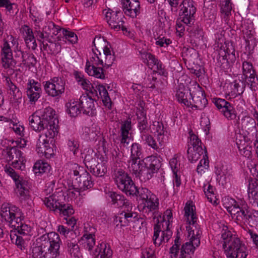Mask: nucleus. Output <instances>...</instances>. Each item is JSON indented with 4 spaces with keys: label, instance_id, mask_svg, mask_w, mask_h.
<instances>
[{
    "label": "nucleus",
    "instance_id": "1",
    "mask_svg": "<svg viewBox=\"0 0 258 258\" xmlns=\"http://www.w3.org/2000/svg\"><path fill=\"white\" fill-rule=\"evenodd\" d=\"M36 111L29 117V124L36 132H44V135L39 136L36 144V151L38 154L43 155L45 149L48 146V138L52 139L58 133V120L55 117V111L51 107L45 108L41 116L37 115Z\"/></svg>",
    "mask_w": 258,
    "mask_h": 258
},
{
    "label": "nucleus",
    "instance_id": "2",
    "mask_svg": "<svg viewBox=\"0 0 258 258\" xmlns=\"http://www.w3.org/2000/svg\"><path fill=\"white\" fill-rule=\"evenodd\" d=\"M60 240L55 232H50L37 238L31 246L33 258H56L59 254Z\"/></svg>",
    "mask_w": 258,
    "mask_h": 258
},
{
    "label": "nucleus",
    "instance_id": "3",
    "mask_svg": "<svg viewBox=\"0 0 258 258\" xmlns=\"http://www.w3.org/2000/svg\"><path fill=\"white\" fill-rule=\"evenodd\" d=\"M2 218L8 222L10 227L13 228L17 232L23 235L29 233L31 228L24 222V216L20 210L8 204H3L1 207Z\"/></svg>",
    "mask_w": 258,
    "mask_h": 258
},
{
    "label": "nucleus",
    "instance_id": "4",
    "mask_svg": "<svg viewBox=\"0 0 258 258\" xmlns=\"http://www.w3.org/2000/svg\"><path fill=\"white\" fill-rule=\"evenodd\" d=\"M115 181L117 187L126 195L139 196L145 202L149 199L151 192L146 188L138 189L131 177L122 170L115 174Z\"/></svg>",
    "mask_w": 258,
    "mask_h": 258
},
{
    "label": "nucleus",
    "instance_id": "5",
    "mask_svg": "<svg viewBox=\"0 0 258 258\" xmlns=\"http://www.w3.org/2000/svg\"><path fill=\"white\" fill-rule=\"evenodd\" d=\"M223 230L224 232L221 236L223 240V247L227 256L229 258H246V248L241 243L240 239L233 236L231 232L228 230L227 227L224 226Z\"/></svg>",
    "mask_w": 258,
    "mask_h": 258
},
{
    "label": "nucleus",
    "instance_id": "6",
    "mask_svg": "<svg viewBox=\"0 0 258 258\" xmlns=\"http://www.w3.org/2000/svg\"><path fill=\"white\" fill-rule=\"evenodd\" d=\"M84 161L91 173L97 177H102L107 172L105 164L93 151L85 154Z\"/></svg>",
    "mask_w": 258,
    "mask_h": 258
},
{
    "label": "nucleus",
    "instance_id": "7",
    "mask_svg": "<svg viewBox=\"0 0 258 258\" xmlns=\"http://www.w3.org/2000/svg\"><path fill=\"white\" fill-rule=\"evenodd\" d=\"M5 171L11 176L15 182L17 196L22 200H25L29 198L30 185L28 181L20 177L12 167L6 166Z\"/></svg>",
    "mask_w": 258,
    "mask_h": 258
},
{
    "label": "nucleus",
    "instance_id": "8",
    "mask_svg": "<svg viewBox=\"0 0 258 258\" xmlns=\"http://www.w3.org/2000/svg\"><path fill=\"white\" fill-rule=\"evenodd\" d=\"M45 93L52 97H60L64 93L66 82L61 78L53 77L43 82Z\"/></svg>",
    "mask_w": 258,
    "mask_h": 258
},
{
    "label": "nucleus",
    "instance_id": "9",
    "mask_svg": "<svg viewBox=\"0 0 258 258\" xmlns=\"http://www.w3.org/2000/svg\"><path fill=\"white\" fill-rule=\"evenodd\" d=\"M191 106L192 108L203 110L208 104L204 91L199 85L192 88L191 92Z\"/></svg>",
    "mask_w": 258,
    "mask_h": 258
},
{
    "label": "nucleus",
    "instance_id": "10",
    "mask_svg": "<svg viewBox=\"0 0 258 258\" xmlns=\"http://www.w3.org/2000/svg\"><path fill=\"white\" fill-rule=\"evenodd\" d=\"M93 185L91 175L85 171L73 180L72 186L80 195L81 191L92 187Z\"/></svg>",
    "mask_w": 258,
    "mask_h": 258
},
{
    "label": "nucleus",
    "instance_id": "11",
    "mask_svg": "<svg viewBox=\"0 0 258 258\" xmlns=\"http://www.w3.org/2000/svg\"><path fill=\"white\" fill-rule=\"evenodd\" d=\"M105 17L109 26L112 29L116 31L121 29L123 32H127L126 28L123 26V16L120 11L114 12L109 9L105 14Z\"/></svg>",
    "mask_w": 258,
    "mask_h": 258
},
{
    "label": "nucleus",
    "instance_id": "12",
    "mask_svg": "<svg viewBox=\"0 0 258 258\" xmlns=\"http://www.w3.org/2000/svg\"><path fill=\"white\" fill-rule=\"evenodd\" d=\"M217 109L221 111L224 116L228 120H233L236 117V111L233 106L225 100L219 98L213 99Z\"/></svg>",
    "mask_w": 258,
    "mask_h": 258
},
{
    "label": "nucleus",
    "instance_id": "13",
    "mask_svg": "<svg viewBox=\"0 0 258 258\" xmlns=\"http://www.w3.org/2000/svg\"><path fill=\"white\" fill-rule=\"evenodd\" d=\"M201 235L191 236L190 241L183 243L180 248L179 258H192L195 249L200 244Z\"/></svg>",
    "mask_w": 258,
    "mask_h": 258
},
{
    "label": "nucleus",
    "instance_id": "14",
    "mask_svg": "<svg viewBox=\"0 0 258 258\" xmlns=\"http://www.w3.org/2000/svg\"><path fill=\"white\" fill-rule=\"evenodd\" d=\"M242 70L245 79H248L247 85L249 86L251 90L255 91L256 89L258 79L252 63L250 62L244 61L242 64Z\"/></svg>",
    "mask_w": 258,
    "mask_h": 258
},
{
    "label": "nucleus",
    "instance_id": "15",
    "mask_svg": "<svg viewBox=\"0 0 258 258\" xmlns=\"http://www.w3.org/2000/svg\"><path fill=\"white\" fill-rule=\"evenodd\" d=\"M26 92L30 103L35 104L40 98L42 92L40 83L33 79L29 80L27 83Z\"/></svg>",
    "mask_w": 258,
    "mask_h": 258
},
{
    "label": "nucleus",
    "instance_id": "16",
    "mask_svg": "<svg viewBox=\"0 0 258 258\" xmlns=\"http://www.w3.org/2000/svg\"><path fill=\"white\" fill-rule=\"evenodd\" d=\"M121 4L126 15L135 18L140 13V4L138 0H122Z\"/></svg>",
    "mask_w": 258,
    "mask_h": 258
},
{
    "label": "nucleus",
    "instance_id": "17",
    "mask_svg": "<svg viewBox=\"0 0 258 258\" xmlns=\"http://www.w3.org/2000/svg\"><path fill=\"white\" fill-rule=\"evenodd\" d=\"M192 88H185L182 84L178 86L176 97L179 102L189 107L191 106V92Z\"/></svg>",
    "mask_w": 258,
    "mask_h": 258
},
{
    "label": "nucleus",
    "instance_id": "18",
    "mask_svg": "<svg viewBox=\"0 0 258 258\" xmlns=\"http://www.w3.org/2000/svg\"><path fill=\"white\" fill-rule=\"evenodd\" d=\"M2 60L3 66L5 68L14 67L16 64V62L13 59L11 49L7 41H5L4 43V47L2 49Z\"/></svg>",
    "mask_w": 258,
    "mask_h": 258
},
{
    "label": "nucleus",
    "instance_id": "19",
    "mask_svg": "<svg viewBox=\"0 0 258 258\" xmlns=\"http://www.w3.org/2000/svg\"><path fill=\"white\" fill-rule=\"evenodd\" d=\"M79 105L83 113L88 115H91L93 114V110L95 107L94 101L88 95H83L80 97Z\"/></svg>",
    "mask_w": 258,
    "mask_h": 258
},
{
    "label": "nucleus",
    "instance_id": "20",
    "mask_svg": "<svg viewBox=\"0 0 258 258\" xmlns=\"http://www.w3.org/2000/svg\"><path fill=\"white\" fill-rule=\"evenodd\" d=\"M6 81L7 88L10 91V94L13 97L12 101L18 105L21 103L22 100V92L20 91L19 88L12 82L10 78L7 77Z\"/></svg>",
    "mask_w": 258,
    "mask_h": 258
},
{
    "label": "nucleus",
    "instance_id": "21",
    "mask_svg": "<svg viewBox=\"0 0 258 258\" xmlns=\"http://www.w3.org/2000/svg\"><path fill=\"white\" fill-rule=\"evenodd\" d=\"M107 195L111 199L113 204L116 205L118 207H124L126 208V211H129L131 207L130 203L123 196L114 191H109Z\"/></svg>",
    "mask_w": 258,
    "mask_h": 258
},
{
    "label": "nucleus",
    "instance_id": "22",
    "mask_svg": "<svg viewBox=\"0 0 258 258\" xmlns=\"http://www.w3.org/2000/svg\"><path fill=\"white\" fill-rule=\"evenodd\" d=\"M231 91H229L228 95L230 98H234L240 96L243 93L245 87V83L240 80H236L229 84Z\"/></svg>",
    "mask_w": 258,
    "mask_h": 258
},
{
    "label": "nucleus",
    "instance_id": "23",
    "mask_svg": "<svg viewBox=\"0 0 258 258\" xmlns=\"http://www.w3.org/2000/svg\"><path fill=\"white\" fill-rule=\"evenodd\" d=\"M132 128L131 121L126 120L121 125L120 144L124 147H126L131 143V140L128 137L129 131Z\"/></svg>",
    "mask_w": 258,
    "mask_h": 258
},
{
    "label": "nucleus",
    "instance_id": "24",
    "mask_svg": "<svg viewBox=\"0 0 258 258\" xmlns=\"http://www.w3.org/2000/svg\"><path fill=\"white\" fill-rule=\"evenodd\" d=\"M62 195L60 194H53L46 197L43 200V203L45 206L50 210L55 211L57 210L58 207L60 206V200L59 198H62Z\"/></svg>",
    "mask_w": 258,
    "mask_h": 258
},
{
    "label": "nucleus",
    "instance_id": "25",
    "mask_svg": "<svg viewBox=\"0 0 258 258\" xmlns=\"http://www.w3.org/2000/svg\"><path fill=\"white\" fill-rule=\"evenodd\" d=\"M61 48L58 42L53 41L51 39L48 40L47 42L45 40L42 41V49L49 54L55 55L60 51Z\"/></svg>",
    "mask_w": 258,
    "mask_h": 258
},
{
    "label": "nucleus",
    "instance_id": "26",
    "mask_svg": "<svg viewBox=\"0 0 258 258\" xmlns=\"http://www.w3.org/2000/svg\"><path fill=\"white\" fill-rule=\"evenodd\" d=\"M132 208V207H131ZM132 208L130 209L131 210ZM137 217L136 213H133L130 212V210L125 212V210L122 211L117 215V220H119L120 222V227L127 226L131 222H133V219Z\"/></svg>",
    "mask_w": 258,
    "mask_h": 258
},
{
    "label": "nucleus",
    "instance_id": "27",
    "mask_svg": "<svg viewBox=\"0 0 258 258\" xmlns=\"http://www.w3.org/2000/svg\"><path fill=\"white\" fill-rule=\"evenodd\" d=\"M197 216H191V219L188 222L189 226L186 227L188 233V236H199L202 234L200 226L197 222Z\"/></svg>",
    "mask_w": 258,
    "mask_h": 258
},
{
    "label": "nucleus",
    "instance_id": "28",
    "mask_svg": "<svg viewBox=\"0 0 258 258\" xmlns=\"http://www.w3.org/2000/svg\"><path fill=\"white\" fill-rule=\"evenodd\" d=\"M95 258H110L112 255V251L109 247H107L105 243H101L100 246H98L94 253Z\"/></svg>",
    "mask_w": 258,
    "mask_h": 258
},
{
    "label": "nucleus",
    "instance_id": "29",
    "mask_svg": "<svg viewBox=\"0 0 258 258\" xmlns=\"http://www.w3.org/2000/svg\"><path fill=\"white\" fill-rule=\"evenodd\" d=\"M256 123L254 119L249 116H245L242 119V127L248 134L257 132Z\"/></svg>",
    "mask_w": 258,
    "mask_h": 258
},
{
    "label": "nucleus",
    "instance_id": "30",
    "mask_svg": "<svg viewBox=\"0 0 258 258\" xmlns=\"http://www.w3.org/2000/svg\"><path fill=\"white\" fill-rule=\"evenodd\" d=\"M180 13H187L189 16H194L196 12V8L192 0H183L179 5Z\"/></svg>",
    "mask_w": 258,
    "mask_h": 258
},
{
    "label": "nucleus",
    "instance_id": "31",
    "mask_svg": "<svg viewBox=\"0 0 258 258\" xmlns=\"http://www.w3.org/2000/svg\"><path fill=\"white\" fill-rule=\"evenodd\" d=\"M108 42L103 38L101 37H95L93 41V44L94 46V49L96 52L101 55V51L103 53L106 51V50L109 49L110 48L107 46Z\"/></svg>",
    "mask_w": 258,
    "mask_h": 258
},
{
    "label": "nucleus",
    "instance_id": "32",
    "mask_svg": "<svg viewBox=\"0 0 258 258\" xmlns=\"http://www.w3.org/2000/svg\"><path fill=\"white\" fill-rule=\"evenodd\" d=\"M161 159L160 156H151L149 158L148 162L145 163L153 174L157 172L161 167Z\"/></svg>",
    "mask_w": 258,
    "mask_h": 258
},
{
    "label": "nucleus",
    "instance_id": "33",
    "mask_svg": "<svg viewBox=\"0 0 258 258\" xmlns=\"http://www.w3.org/2000/svg\"><path fill=\"white\" fill-rule=\"evenodd\" d=\"M96 89L99 92V97H100L102 101L106 107L109 108L111 107V99L108 95V93L105 87L102 85H96Z\"/></svg>",
    "mask_w": 258,
    "mask_h": 258
},
{
    "label": "nucleus",
    "instance_id": "34",
    "mask_svg": "<svg viewBox=\"0 0 258 258\" xmlns=\"http://www.w3.org/2000/svg\"><path fill=\"white\" fill-rule=\"evenodd\" d=\"M67 112L72 117H76L81 113L82 111L79 103L75 101H71L66 104Z\"/></svg>",
    "mask_w": 258,
    "mask_h": 258
},
{
    "label": "nucleus",
    "instance_id": "35",
    "mask_svg": "<svg viewBox=\"0 0 258 258\" xmlns=\"http://www.w3.org/2000/svg\"><path fill=\"white\" fill-rule=\"evenodd\" d=\"M141 139L145 144L148 145L152 149L159 152L160 148L157 143L155 139L152 137V135L145 133L141 134Z\"/></svg>",
    "mask_w": 258,
    "mask_h": 258
},
{
    "label": "nucleus",
    "instance_id": "36",
    "mask_svg": "<svg viewBox=\"0 0 258 258\" xmlns=\"http://www.w3.org/2000/svg\"><path fill=\"white\" fill-rule=\"evenodd\" d=\"M67 245L71 255L76 258H79L80 255V248L76 241L73 239L67 240Z\"/></svg>",
    "mask_w": 258,
    "mask_h": 258
},
{
    "label": "nucleus",
    "instance_id": "37",
    "mask_svg": "<svg viewBox=\"0 0 258 258\" xmlns=\"http://www.w3.org/2000/svg\"><path fill=\"white\" fill-rule=\"evenodd\" d=\"M154 229V232L153 240L154 241V244L156 246H159L161 245L162 242H166L165 237L163 236L162 234L161 236L159 237V233L161 231V229L159 221L155 225Z\"/></svg>",
    "mask_w": 258,
    "mask_h": 258
},
{
    "label": "nucleus",
    "instance_id": "38",
    "mask_svg": "<svg viewBox=\"0 0 258 258\" xmlns=\"http://www.w3.org/2000/svg\"><path fill=\"white\" fill-rule=\"evenodd\" d=\"M6 152L8 155L7 159L11 161L15 159H20L22 157V152L17 147H7Z\"/></svg>",
    "mask_w": 258,
    "mask_h": 258
},
{
    "label": "nucleus",
    "instance_id": "39",
    "mask_svg": "<svg viewBox=\"0 0 258 258\" xmlns=\"http://www.w3.org/2000/svg\"><path fill=\"white\" fill-rule=\"evenodd\" d=\"M23 30L25 31L26 34L25 37L26 43L28 46L29 43L32 42V48L35 49L37 46V44L32 30L27 25H24Z\"/></svg>",
    "mask_w": 258,
    "mask_h": 258
},
{
    "label": "nucleus",
    "instance_id": "40",
    "mask_svg": "<svg viewBox=\"0 0 258 258\" xmlns=\"http://www.w3.org/2000/svg\"><path fill=\"white\" fill-rule=\"evenodd\" d=\"M130 168L133 170L136 176H140V174L145 164L143 160H131L130 161Z\"/></svg>",
    "mask_w": 258,
    "mask_h": 258
},
{
    "label": "nucleus",
    "instance_id": "41",
    "mask_svg": "<svg viewBox=\"0 0 258 258\" xmlns=\"http://www.w3.org/2000/svg\"><path fill=\"white\" fill-rule=\"evenodd\" d=\"M184 59L188 61H193L198 57L197 51L193 48L184 47L182 52Z\"/></svg>",
    "mask_w": 258,
    "mask_h": 258
},
{
    "label": "nucleus",
    "instance_id": "42",
    "mask_svg": "<svg viewBox=\"0 0 258 258\" xmlns=\"http://www.w3.org/2000/svg\"><path fill=\"white\" fill-rule=\"evenodd\" d=\"M10 237L11 241L15 243L21 249L25 248L26 241L22 236L18 235L15 231H11Z\"/></svg>",
    "mask_w": 258,
    "mask_h": 258
},
{
    "label": "nucleus",
    "instance_id": "43",
    "mask_svg": "<svg viewBox=\"0 0 258 258\" xmlns=\"http://www.w3.org/2000/svg\"><path fill=\"white\" fill-rule=\"evenodd\" d=\"M33 168L35 174L42 173L49 171L50 166L47 163L39 160L35 163Z\"/></svg>",
    "mask_w": 258,
    "mask_h": 258
},
{
    "label": "nucleus",
    "instance_id": "44",
    "mask_svg": "<svg viewBox=\"0 0 258 258\" xmlns=\"http://www.w3.org/2000/svg\"><path fill=\"white\" fill-rule=\"evenodd\" d=\"M22 61V64L28 68H31L35 66L37 60L32 53L26 52Z\"/></svg>",
    "mask_w": 258,
    "mask_h": 258
},
{
    "label": "nucleus",
    "instance_id": "45",
    "mask_svg": "<svg viewBox=\"0 0 258 258\" xmlns=\"http://www.w3.org/2000/svg\"><path fill=\"white\" fill-rule=\"evenodd\" d=\"M131 147V160H139L142 155L141 146L138 143H133Z\"/></svg>",
    "mask_w": 258,
    "mask_h": 258
},
{
    "label": "nucleus",
    "instance_id": "46",
    "mask_svg": "<svg viewBox=\"0 0 258 258\" xmlns=\"http://www.w3.org/2000/svg\"><path fill=\"white\" fill-rule=\"evenodd\" d=\"M95 235L92 234H85L82 238V240L84 241V247L88 249L89 250L92 249L95 243Z\"/></svg>",
    "mask_w": 258,
    "mask_h": 258
},
{
    "label": "nucleus",
    "instance_id": "47",
    "mask_svg": "<svg viewBox=\"0 0 258 258\" xmlns=\"http://www.w3.org/2000/svg\"><path fill=\"white\" fill-rule=\"evenodd\" d=\"M57 210L60 214L68 217L73 215L74 213V210L73 206L70 204H60V206L58 207Z\"/></svg>",
    "mask_w": 258,
    "mask_h": 258
},
{
    "label": "nucleus",
    "instance_id": "48",
    "mask_svg": "<svg viewBox=\"0 0 258 258\" xmlns=\"http://www.w3.org/2000/svg\"><path fill=\"white\" fill-rule=\"evenodd\" d=\"M103 55L105 56L103 67L108 68L112 66L115 60V57L113 54H111L110 49L106 50Z\"/></svg>",
    "mask_w": 258,
    "mask_h": 258
},
{
    "label": "nucleus",
    "instance_id": "49",
    "mask_svg": "<svg viewBox=\"0 0 258 258\" xmlns=\"http://www.w3.org/2000/svg\"><path fill=\"white\" fill-rule=\"evenodd\" d=\"M98 132L95 131L93 128L85 127L83 128L82 136L86 140H95L98 135Z\"/></svg>",
    "mask_w": 258,
    "mask_h": 258
},
{
    "label": "nucleus",
    "instance_id": "50",
    "mask_svg": "<svg viewBox=\"0 0 258 258\" xmlns=\"http://www.w3.org/2000/svg\"><path fill=\"white\" fill-rule=\"evenodd\" d=\"M91 70H88V74L90 76H94L97 78L104 79L105 78V75L103 72V69L101 67H96L92 66Z\"/></svg>",
    "mask_w": 258,
    "mask_h": 258
},
{
    "label": "nucleus",
    "instance_id": "51",
    "mask_svg": "<svg viewBox=\"0 0 258 258\" xmlns=\"http://www.w3.org/2000/svg\"><path fill=\"white\" fill-rule=\"evenodd\" d=\"M179 232H177V236L174 240V244L170 248V253L172 258L176 257L178 255V253L179 250V246L181 244L179 236L178 235Z\"/></svg>",
    "mask_w": 258,
    "mask_h": 258
},
{
    "label": "nucleus",
    "instance_id": "52",
    "mask_svg": "<svg viewBox=\"0 0 258 258\" xmlns=\"http://www.w3.org/2000/svg\"><path fill=\"white\" fill-rule=\"evenodd\" d=\"M144 204L150 211L155 210L158 208V199L156 198L155 200H154V198H152L150 197L149 199L145 202Z\"/></svg>",
    "mask_w": 258,
    "mask_h": 258
},
{
    "label": "nucleus",
    "instance_id": "53",
    "mask_svg": "<svg viewBox=\"0 0 258 258\" xmlns=\"http://www.w3.org/2000/svg\"><path fill=\"white\" fill-rule=\"evenodd\" d=\"M180 18L181 19V21L184 24L191 26L195 22V16L192 15L189 16V14L187 13H179Z\"/></svg>",
    "mask_w": 258,
    "mask_h": 258
},
{
    "label": "nucleus",
    "instance_id": "54",
    "mask_svg": "<svg viewBox=\"0 0 258 258\" xmlns=\"http://www.w3.org/2000/svg\"><path fill=\"white\" fill-rule=\"evenodd\" d=\"M232 10L231 4L230 0H224L222 1L221 12L226 16L230 14Z\"/></svg>",
    "mask_w": 258,
    "mask_h": 258
},
{
    "label": "nucleus",
    "instance_id": "55",
    "mask_svg": "<svg viewBox=\"0 0 258 258\" xmlns=\"http://www.w3.org/2000/svg\"><path fill=\"white\" fill-rule=\"evenodd\" d=\"M206 186V185H205L204 186V192L209 202L212 203L213 201L215 198V194L214 192V187L210 184L208 185L207 188Z\"/></svg>",
    "mask_w": 258,
    "mask_h": 258
},
{
    "label": "nucleus",
    "instance_id": "56",
    "mask_svg": "<svg viewBox=\"0 0 258 258\" xmlns=\"http://www.w3.org/2000/svg\"><path fill=\"white\" fill-rule=\"evenodd\" d=\"M226 208L228 213L232 215H238V212L240 211V206L234 200H232L231 206L226 207Z\"/></svg>",
    "mask_w": 258,
    "mask_h": 258
},
{
    "label": "nucleus",
    "instance_id": "57",
    "mask_svg": "<svg viewBox=\"0 0 258 258\" xmlns=\"http://www.w3.org/2000/svg\"><path fill=\"white\" fill-rule=\"evenodd\" d=\"M153 175L152 172L145 163L139 177H142L144 180H149L152 178Z\"/></svg>",
    "mask_w": 258,
    "mask_h": 258
},
{
    "label": "nucleus",
    "instance_id": "58",
    "mask_svg": "<svg viewBox=\"0 0 258 258\" xmlns=\"http://www.w3.org/2000/svg\"><path fill=\"white\" fill-rule=\"evenodd\" d=\"M62 32L66 38L70 42L72 43H75L77 42L78 37L76 34H75L73 32L62 29Z\"/></svg>",
    "mask_w": 258,
    "mask_h": 258
},
{
    "label": "nucleus",
    "instance_id": "59",
    "mask_svg": "<svg viewBox=\"0 0 258 258\" xmlns=\"http://www.w3.org/2000/svg\"><path fill=\"white\" fill-rule=\"evenodd\" d=\"M45 29L46 30L49 29V31L51 32L50 37L57 35L58 32L61 30L58 26L55 25L53 22H50L47 26H45Z\"/></svg>",
    "mask_w": 258,
    "mask_h": 258
},
{
    "label": "nucleus",
    "instance_id": "60",
    "mask_svg": "<svg viewBox=\"0 0 258 258\" xmlns=\"http://www.w3.org/2000/svg\"><path fill=\"white\" fill-rule=\"evenodd\" d=\"M92 51L94 53V56L90 58L91 61L94 66L102 65L103 66L104 61L103 59L100 57V56L99 53L96 52L94 48H92Z\"/></svg>",
    "mask_w": 258,
    "mask_h": 258
},
{
    "label": "nucleus",
    "instance_id": "61",
    "mask_svg": "<svg viewBox=\"0 0 258 258\" xmlns=\"http://www.w3.org/2000/svg\"><path fill=\"white\" fill-rule=\"evenodd\" d=\"M34 34H35V36L37 38L38 41H39L41 44L42 45V41L43 40H45L46 41H48V40L51 39L48 37V34L46 30H45V33L42 31H40V30H35L34 32Z\"/></svg>",
    "mask_w": 258,
    "mask_h": 258
},
{
    "label": "nucleus",
    "instance_id": "62",
    "mask_svg": "<svg viewBox=\"0 0 258 258\" xmlns=\"http://www.w3.org/2000/svg\"><path fill=\"white\" fill-rule=\"evenodd\" d=\"M68 145L74 155H76L79 150V144L78 142L74 139H70L68 140Z\"/></svg>",
    "mask_w": 258,
    "mask_h": 258
},
{
    "label": "nucleus",
    "instance_id": "63",
    "mask_svg": "<svg viewBox=\"0 0 258 258\" xmlns=\"http://www.w3.org/2000/svg\"><path fill=\"white\" fill-rule=\"evenodd\" d=\"M195 207L190 205L186 204L184 209L185 211L184 216L186 217L187 221L191 219V216H196L194 213V209Z\"/></svg>",
    "mask_w": 258,
    "mask_h": 258
},
{
    "label": "nucleus",
    "instance_id": "64",
    "mask_svg": "<svg viewBox=\"0 0 258 258\" xmlns=\"http://www.w3.org/2000/svg\"><path fill=\"white\" fill-rule=\"evenodd\" d=\"M157 139L158 142V145L159 148H163L167 141V137L165 134V132H163V133L157 134Z\"/></svg>",
    "mask_w": 258,
    "mask_h": 258
}]
</instances>
